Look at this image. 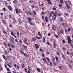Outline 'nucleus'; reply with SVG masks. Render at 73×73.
Instances as JSON below:
<instances>
[{
	"label": "nucleus",
	"instance_id": "49",
	"mask_svg": "<svg viewBox=\"0 0 73 73\" xmlns=\"http://www.w3.org/2000/svg\"><path fill=\"white\" fill-rule=\"evenodd\" d=\"M60 20H61V21H63V19H62V18H60Z\"/></svg>",
	"mask_w": 73,
	"mask_h": 73
},
{
	"label": "nucleus",
	"instance_id": "29",
	"mask_svg": "<svg viewBox=\"0 0 73 73\" xmlns=\"http://www.w3.org/2000/svg\"><path fill=\"white\" fill-rule=\"evenodd\" d=\"M60 1L61 3H62L63 4H64V1H63V0H60Z\"/></svg>",
	"mask_w": 73,
	"mask_h": 73
},
{
	"label": "nucleus",
	"instance_id": "38",
	"mask_svg": "<svg viewBox=\"0 0 73 73\" xmlns=\"http://www.w3.org/2000/svg\"><path fill=\"white\" fill-rule=\"evenodd\" d=\"M17 68L18 69H20V67H19V65H17Z\"/></svg>",
	"mask_w": 73,
	"mask_h": 73
},
{
	"label": "nucleus",
	"instance_id": "40",
	"mask_svg": "<svg viewBox=\"0 0 73 73\" xmlns=\"http://www.w3.org/2000/svg\"><path fill=\"white\" fill-rule=\"evenodd\" d=\"M46 44H47V45H50V43H49L48 42H46Z\"/></svg>",
	"mask_w": 73,
	"mask_h": 73
},
{
	"label": "nucleus",
	"instance_id": "22",
	"mask_svg": "<svg viewBox=\"0 0 73 73\" xmlns=\"http://www.w3.org/2000/svg\"><path fill=\"white\" fill-rule=\"evenodd\" d=\"M33 13L35 15H36V12L35 11H33Z\"/></svg>",
	"mask_w": 73,
	"mask_h": 73
},
{
	"label": "nucleus",
	"instance_id": "28",
	"mask_svg": "<svg viewBox=\"0 0 73 73\" xmlns=\"http://www.w3.org/2000/svg\"><path fill=\"white\" fill-rule=\"evenodd\" d=\"M37 71L38 72H40V69L39 68H37Z\"/></svg>",
	"mask_w": 73,
	"mask_h": 73
},
{
	"label": "nucleus",
	"instance_id": "14",
	"mask_svg": "<svg viewBox=\"0 0 73 73\" xmlns=\"http://www.w3.org/2000/svg\"><path fill=\"white\" fill-rule=\"evenodd\" d=\"M58 6L60 8H62V5L61 4H60L58 5Z\"/></svg>",
	"mask_w": 73,
	"mask_h": 73
},
{
	"label": "nucleus",
	"instance_id": "39",
	"mask_svg": "<svg viewBox=\"0 0 73 73\" xmlns=\"http://www.w3.org/2000/svg\"><path fill=\"white\" fill-rule=\"evenodd\" d=\"M46 53L47 54H50V52L48 51H47Z\"/></svg>",
	"mask_w": 73,
	"mask_h": 73
},
{
	"label": "nucleus",
	"instance_id": "57",
	"mask_svg": "<svg viewBox=\"0 0 73 73\" xmlns=\"http://www.w3.org/2000/svg\"><path fill=\"white\" fill-rule=\"evenodd\" d=\"M65 15H66V16H69V14H68V13H65Z\"/></svg>",
	"mask_w": 73,
	"mask_h": 73
},
{
	"label": "nucleus",
	"instance_id": "32",
	"mask_svg": "<svg viewBox=\"0 0 73 73\" xmlns=\"http://www.w3.org/2000/svg\"><path fill=\"white\" fill-rule=\"evenodd\" d=\"M3 58H4V59H5V60H6V58H5V56L4 55H3L2 56Z\"/></svg>",
	"mask_w": 73,
	"mask_h": 73
},
{
	"label": "nucleus",
	"instance_id": "26",
	"mask_svg": "<svg viewBox=\"0 0 73 73\" xmlns=\"http://www.w3.org/2000/svg\"><path fill=\"white\" fill-rule=\"evenodd\" d=\"M66 7H67V8H68V9H69V8H70V7L69 6V5H67Z\"/></svg>",
	"mask_w": 73,
	"mask_h": 73
},
{
	"label": "nucleus",
	"instance_id": "58",
	"mask_svg": "<svg viewBox=\"0 0 73 73\" xmlns=\"http://www.w3.org/2000/svg\"><path fill=\"white\" fill-rule=\"evenodd\" d=\"M59 68H60V69H62V67L61 66H60L59 67Z\"/></svg>",
	"mask_w": 73,
	"mask_h": 73
},
{
	"label": "nucleus",
	"instance_id": "9",
	"mask_svg": "<svg viewBox=\"0 0 73 73\" xmlns=\"http://www.w3.org/2000/svg\"><path fill=\"white\" fill-rule=\"evenodd\" d=\"M45 21L46 22H48V17L46 16L45 17Z\"/></svg>",
	"mask_w": 73,
	"mask_h": 73
},
{
	"label": "nucleus",
	"instance_id": "19",
	"mask_svg": "<svg viewBox=\"0 0 73 73\" xmlns=\"http://www.w3.org/2000/svg\"><path fill=\"white\" fill-rule=\"evenodd\" d=\"M15 11L16 13H19V11H18V9H16Z\"/></svg>",
	"mask_w": 73,
	"mask_h": 73
},
{
	"label": "nucleus",
	"instance_id": "11",
	"mask_svg": "<svg viewBox=\"0 0 73 73\" xmlns=\"http://www.w3.org/2000/svg\"><path fill=\"white\" fill-rule=\"evenodd\" d=\"M29 23H30V24L31 25H32V26H34V25H34V24H33L32 22H30Z\"/></svg>",
	"mask_w": 73,
	"mask_h": 73
},
{
	"label": "nucleus",
	"instance_id": "13",
	"mask_svg": "<svg viewBox=\"0 0 73 73\" xmlns=\"http://www.w3.org/2000/svg\"><path fill=\"white\" fill-rule=\"evenodd\" d=\"M24 71L25 73H28V71H27V69L25 68Z\"/></svg>",
	"mask_w": 73,
	"mask_h": 73
},
{
	"label": "nucleus",
	"instance_id": "46",
	"mask_svg": "<svg viewBox=\"0 0 73 73\" xmlns=\"http://www.w3.org/2000/svg\"><path fill=\"white\" fill-rule=\"evenodd\" d=\"M50 62V65H51V66H52V63L51 62Z\"/></svg>",
	"mask_w": 73,
	"mask_h": 73
},
{
	"label": "nucleus",
	"instance_id": "53",
	"mask_svg": "<svg viewBox=\"0 0 73 73\" xmlns=\"http://www.w3.org/2000/svg\"><path fill=\"white\" fill-rule=\"evenodd\" d=\"M28 13H29V14H30V15H32V13L30 11H29Z\"/></svg>",
	"mask_w": 73,
	"mask_h": 73
},
{
	"label": "nucleus",
	"instance_id": "25",
	"mask_svg": "<svg viewBox=\"0 0 73 73\" xmlns=\"http://www.w3.org/2000/svg\"><path fill=\"white\" fill-rule=\"evenodd\" d=\"M43 60L44 62H46V60H45V58H43Z\"/></svg>",
	"mask_w": 73,
	"mask_h": 73
},
{
	"label": "nucleus",
	"instance_id": "30",
	"mask_svg": "<svg viewBox=\"0 0 73 73\" xmlns=\"http://www.w3.org/2000/svg\"><path fill=\"white\" fill-rule=\"evenodd\" d=\"M56 59V61H58V57L57 56H55Z\"/></svg>",
	"mask_w": 73,
	"mask_h": 73
},
{
	"label": "nucleus",
	"instance_id": "3",
	"mask_svg": "<svg viewBox=\"0 0 73 73\" xmlns=\"http://www.w3.org/2000/svg\"><path fill=\"white\" fill-rule=\"evenodd\" d=\"M35 49H38L39 48V46L37 44H35Z\"/></svg>",
	"mask_w": 73,
	"mask_h": 73
},
{
	"label": "nucleus",
	"instance_id": "27",
	"mask_svg": "<svg viewBox=\"0 0 73 73\" xmlns=\"http://www.w3.org/2000/svg\"><path fill=\"white\" fill-rule=\"evenodd\" d=\"M46 59L48 61H50V60L49 59V58L47 57H46Z\"/></svg>",
	"mask_w": 73,
	"mask_h": 73
},
{
	"label": "nucleus",
	"instance_id": "2",
	"mask_svg": "<svg viewBox=\"0 0 73 73\" xmlns=\"http://www.w3.org/2000/svg\"><path fill=\"white\" fill-rule=\"evenodd\" d=\"M24 43L25 44H26L27 45H29V43L27 42V39H26L25 38L24 39Z\"/></svg>",
	"mask_w": 73,
	"mask_h": 73
},
{
	"label": "nucleus",
	"instance_id": "50",
	"mask_svg": "<svg viewBox=\"0 0 73 73\" xmlns=\"http://www.w3.org/2000/svg\"><path fill=\"white\" fill-rule=\"evenodd\" d=\"M62 41L63 44H65V41L64 40H63Z\"/></svg>",
	"mask_w": 73,
	"mask_h": 73
},
{
	"label": "nucleus",
	"instance_id": "36",
	"mask_svg": "<svg viewBox=\"0 0 73 73\" xmlns=\"http://www.w3.org/2000/svg\"><path fill=\"white\" fill-rule=\"evenodd\" d=\"M56 43H54V47L55 48H56Z\"/></svg>",
	"mask_w": 73,
	"mask_h": 73
},
{
	"label": "nucleus",
	"instance_id": "4",
	"mask_svg": "<svg viewBox=\"0 0 73 73\" xmlns=\"http://www.w3.org/2000/svg\"><path fill=\"white\" fill-rule=\"evenodd\" d=\"M11 33L12 36H14V37H15L16 38H17V37H16V35H15V34H14V33H13V32L12 31H11Z\"/></svg>",
	"mask_w": 73,
	"mask_h": 73
},
{
	"label": "nucleus",
	"instance_id": "5",
	"mask_svg": "<svg viewBox=\"0 0 73 73\" xmlns=\"http://www.w3.org/2000/svg\"><path fill=\"white\" fill-rule=\"evenodd\" d=\"M52 27L54 31H56V27L55 26H54V25H53Z\"/></svg>",
	"mask_w": 73,
	"mask_h": 73
},
{
	"label": "nucleus",
	"instance_id": "59",
	"mask_svg": "<svg viewBox=\"0 0 73 73\" xmlns=\"http://www.w3.org/2000/svg\"><path fill=\"white\" fill-rule=\"evenodd\" d=\"M53 10H56V8H54V7H53Z\"/></svg>",
	"mask_w": 73,
	"mask_h": 73
},
{
	"label": "nucleus",
	"instance_id": "63",
	"mask_svg": "<svg viewBox=\"0 0 73 73\" xmlns=\"http://www.w3.org/2000/svg\"><path fill=\"white\" fill-rule=\"evenodd\" d=\"M3 11H6V9H5V8H3Z\"/></svg>",
	"mask_w": 73,
	"mask_h": 73
},
{
	"label": "nucleus",
	"instance_id": "20",
	"mask_svg": "<svg viewBox=\"0 0 73 73\" xmlns=\"http://www.w3.org/2000/svg\"><path fill=\"white\" fill-rule=\"evenodd\" d=\"M38 34L39 36H41V33H40V32H38Z\"/></svg>",
	"mask_w": 73,
	"mask_h": 73
},
{
	"label": "nucleus",
	"instance_id": "31",
	"mask_svg": "<svg viewBox=\"0 0 73 73\" xmlns=\"http://www.w3.org/2000/svg\"><path fill=\"white\" fill-rule=\"evenodd\" d=\"M35 38H37V39H38V40H39V39H40V37H38V36H36Z\"/></svg>",
	"mask_w": 73,
	"mask_h": 73
},
{
	"label": "nucleus",
	"instance_id": "37",
	"mask_svg": "<svg viewBox=\"0 0 73 73\" xmlns=\"http://www.w3.org/2000/svg\"><path fill=\"white\" fill-rule=\"evenodd\" d=\"M62 57L63 59H65V56H64V55H62Z\"/></svg>",
	"mask_w": 73,
	"mask_h": 73
},
{
	"label": "nucleus",
	"instance_id": "60",
	"mask_svg": "<svg viewBox=\"0 0 73 73\" xmlns=\"http://www.w3.org/2000/svg\"><path fill=\"white\" fill-rule=\"evenodd\" d=\"M4 4H5L6 5H7V3L5 1H4Z\"/></svg>",
	"mask_w": 73,
	"mask_h": 73
},
{
	"label": "nucleus",
	"instance_id": "43",
	"mask_svg": "<svg viewBox=\"0 0 73 73\" xmlns=\"http://www.w3.org/2000/svg\"><path fill=\"white\" fill-rule=\"evenodd\" d=\"M7 65L8 66H9V68H11V65H9V64H7Z\"/></svg>",
	"mask_w": 73,
	"mask_h": 73
},
{
	"label": "nucleus",
	"instance_id": "6",
	"mask_svg": "<svg viewBox=\"0 0 73 73\" xmlns=\"http://www.w3.org/2000/svg\"><path fill=\"white\" fill-rule=\"evenodd\" d=\"M8 8L10 11H12V8L10 6H9L8 7Z\"/></svg>",
	"mask_w": 73,
	"mask_h": 73
},
{
	"label": "nucleus",
	"instance_id": "18",
	"mask_svg": "<svg viewBox=\"0 0 73 73\" xmlns=\"http://www.w3.org/2000/svg\"><path fill=\"white\" fill-rule=\"evenodd\" d=\"M18 22L20 24H21L22 23V22H21V20L20 19H18Z\"/></svg>",
	"mask_w": 73,
	"mask_h": 73
},
{
	"label": "nucleus",
	"instance_id": "62",
	"mask_svg": "<svg viewBox=\"0 0 73 73\" xmlns=\"http://www.w3.org/2000/svg\"><path fill=\"white\" fill-rule=\"evenodd\" d=\"M49 15L50 17H52V13H50Z\"/></svg>",
	"mask_w": 73,
	"mask_h": 73
},
{
	"label": "nucleus",
	"instance_id": "17",
	"mask_svg": "<svg viewBox=\"0 0 73 73\" xmlns=\"http://www.w3.org/2000/svg\"><path fill=\"white\" fill-rule=\"evenodd\" d=\"M42 41L43 42H45V37H43Z\"/></svg>",
	"mask_w": 73,
	"mask_h": 73
},
{
	"label": "nucleus",
	"instance_id": "1",
	"mask_svg": "<svg viewBox=\"0 0 73 73\" xmlns=\"http://www.w3.org/2000/svg\"><path fill=\"white\" fill-rule=\"evenodd\" d=\"M67 40H68V44H71L72 42V40L70 38V37L69 36H67Z\"/></svg>",
	"mask_w": 73,
	"mask_h": 73
},
{
	"label": "nucleus",
	"instance_id": "52",
	"mask_svg": "<svg viewBox=\"0 0 73 73\" xmlns=\"http://www.w3.org/2000/svg\"><path fill=\"white\" fill-rule=\"evenodd\" d=\"M68 32H70V31H71V29H70V28L68 29Z\"/></svg>",
	"mask_w": 73,
	"mask_h": 73
},
{
	"label": "nucleus",
	"instance_id": "12",
	"mask_svg": "<svg viewBox=\"0 0 73 73\" xmlns=\"http://www.w3.org/2000/svg\"><path fill=\"white\" fill-rule=\"evenodd\" d=\"M2 22L4 24H5H5H6V22L5 21L3 20Z\"/></svg>",
	"mask_w": 73,
	"mask_h": 73
},
{
	"label": "nucleus",
	"instance_id": "54",
	"mask_svg": "<svg viewBox=\"0 0 73 73\" xmlns=\"http://www.w3.org/2000/svg\"><path fill=\"white\" fill-rule=\"evenodd\" d=\"M50 35H51L50 34V33H48V36H50Z\"/></svg>",
	"mask_w": 73,
	"mask_h": 73
},
{
	"label": "nucleus",
	"instance_id": "16",
	"mask_svg": "<svg viewBox=\"0 0 73 73\" xmlns=\"http://www.w3.org/2000/svg\"><path fill=\"white\" fill-rule=\"evenodd\" d=\"M70 46L72 48H73V43H70Z\"/></svg>",
	"mask_w": 73,
	"mask_h": 73
},
{
	"label": "nucleus",
	"instance_id": "21",
	"mask_svg": "<svg viewBox=\"0 0 73 73\" xmlns=\"http://www.w3.org/2000/svg\"><path fill=\"white\" fill-rule=\"evenodd\" d=\"M52 60L53 62H54L55 61V59L54 58H52Z\"/></svg>",
	"mask_w": 73,
	"mask_h": 73
},
{
	"label": "nucleus",
	"instance_id": "47",
	"mask_svg": "<svg viewBox=\"0 0 73 73\" xmlns=\"http://www.w3.org/2000/svg\"><path fill=\"white\" fill-rule=\"evenodd\" d=\"M17 34L18 36H20V34H19V33L17 32Z\"/></svg>",
	"mask_w": 73,
	"mask_h": 73
},
{
	"label": "nucleus",
	"instance_id": "48",
	"mask_svg": "<svg viewBox=\"0 0 73 73\" xmlns=\"http://www.w3.org/2000/svg\"><path fill=\"white\" fill-rule=\"evenodd\" d=\"M57 54L58 55L60 56V53H59L58 52H57Z\"/></svg>",
	"mask_w": 73,
	"mask_h": 73
},
{
	"label": "nucleus",
	"instance_id": "56",
	"mask_svg": "<svg viewBox=\"0 0 73 73\" xmlns=\"http://www.w3.org/2000/svg\"><path fill=\"white\" fill-rule=\"evenodd\" d=\"M4 52H5V53H6V54H8V53H7V51L5 50Z\"/></svg>",
	"mask_w": 73,
	"mask_h": 73
},
{
	"label": "nucleus",
	"instance_id": "55",
	"mask_svg": "<svg viewBox=\"0 0 73 73\" xmlns=\"http://www.w3.org/2000/svg\"><path fill=\"white\" fill-rule=\"evenodd\" d=\"M42 57H44V56H45V55H44V54L42 53Z\"/></svg>",
	"mask_w": 73,
	"mask_h": 73
},
{
	"label": "nucleus",
	"instance_id": "8",
	"mask_svg": "<svg viewBox=\"0 0 73 73\" xmlns=\"http://www.w3.org/2000/svg\"><path fill=\"white\" fill-rule=\"evenodd\" d=\"M56 17L53 16L52 17V20L54 21V20H56Z\"/></svg>",
	"mask_w": 73,
	"mask_h": 73
},
{
	"label": "nucleus",
	"instance_id": "33",
	"mask_svg": "<svg viewBox=\"0 0 73 73\" xmlns=\"http://www.w3.org/2000/svg\"><path fill=\"white\" fill-rule=\"evenodd\" d=\"M32 40L35 41H36V39L34 38H33Z\"/></svg>",
	"mask_w": 73,
	"mask_h": 73
},
{
	"label": "nucleus",
	"instance_id": "44",
	"mask_svg": "<svg viewBox=\"0 0 73 73\" xmlns=\"http://www.w3.org/2000/svg\"><path fill=\"white\" fill-rule=\"evenodd\" d=\"M3 32L4 33V34H7V33L5 31H3Z\"/></svg>",
	"mask_w": 73,
	"mask_h": 73
},
{
	"label": "nucleus",
	"instance_id": "41",
	"mask_svg": "<svg viewBox=\"0 0 73 73\" xmlns=\"http://www.w3.org/2000/svg\"><path fill=\"white\" fill-rule=\"evenodd\" d=\"M53 64H54V65H56V62H53Z\"/></svg>",
	"mask_w": 73,
	"mask_h": 73
},
{
	"label": "nucleus",
	"instance_id": "24",
	"mask_svg": "<svg viewBox=\"0 0 73 73\" xmlns=\"http://www.w3.org/2000/svg\"><path fill=\"white\" fill-rule=\"evenodd\" d=\"M60 32L61 33H62V34L64 33V30H61L60 31Z\"/></svg>",
	"mask_w": 73,
	"mask_h": 73
},
{
	"label": "nucleus",
	"instance_id": "35",
	"mask_svg": "<svg viewBox=\"0 0 73 73\" xmlns=\"http://www.w3.org/2000/svg\"><path fill=\"white\" fill-rule=\"evenodd\" d=\"M13 3L14 4H16V0H15L14 1H13Z\"/></svg>",
	"mask_w": 73,
	"mask_h": 73
},
{
	"label": "nucleus",
	"instance_id": "7",
	"mask_svg": "<svg viewBox=\"0 0 73 73\" xmlns=\"http://www.w3.org/2000/svg\"><path fill=\"white\" fill-rule=\"evenodd\" d=\"M27 20L28 21L29 23H30L31 22V18L30 17H28L27 18Z\"/></svg>",
	"mask_w": 73,
	"mask_h": 73
},
{
	"label": "nucleus",
	"instance_id": "23",
	"mask_svg": "<svg viewBox=\"0 0 73 73\" xmlns=\"http://www.w3.org/2000/svg\"><path fill=\"white\" fill-rule=\"evenodd\" d=\"M11 45H12V44L11 43H8V46L9 47H11Z\"/></svg>",
	"mask_w": 73,
	"mask_h": 73
},
{
	"label": "nucleus",
	"instance_id": "34",
	"mask_svg": "<svg viewBox=\"0 0 73 73\" xmlns=\"http://www.w3.org/2000/svg\"><path fill=\"white\" fill-rule=\"evenodd\" d=\"M24 55L25 57H28V55H27V54L26 53H25Z\"/></svg>",
	"mask_w": 73,
	"mask_h": 73
},
{
	"label": "nucleus",
	"instance_id": "64",
	"mask_svg": "<svg viewBox=\"0 0 73 73\" xmlns=\"http://www.w3.org/2000/svg\"><path fill=\"white\" fill-rule=\"evenodd\" d=\"M14 66L15 68H16V66H17L16 64H14Z\"/></svg>",
	"mask_w": 73,
	"mask_h": 73
},
{
	"label": "nucleus",
	"instance_id": "10",
	"mask_svg": "<svg viewBox=\"0 0 73 73\" xmlns=\"http://www.w3.org/2000/svg\"><path fill=\"white\" fill-rule=\"evenodd\" d=\"M52 13L54 15H53V16H55V17H57V14L53 12H52Z\"/></svg>",
	"mask_w": 73,
	"mask_h": 73
},
{
	"label": "nucleus",
	"instance_id": "61",
	"mask_svg": "<svg viewBox=\"0 0 73 73\" xmlns=\"http://www.w3.org/2000/svg\"><path fill=\"white\" fill-rule=\"evenodd\" d=\"M21 54H23V53H24V52H23V51H21Z\"/></svg>",
	"mask_w": 73,
	"mask_h": 73
},
{
	"label": "nucleus",
	"instance_id": "51",
	"mask_svg": "<svg viewBox=\"0 0 73 73\" xmlns=\"http://www.w3.org/2000/svg\"><path fill=\"white\" fill-rule=\"evenodd\" d=\"M62 49H63V50H64V51L65 50H66L65 48L64 47H63L62 48Z\"/></svg>",
	"mask_w": 73,
	"mask_h": 73
},
{
	"label": "nucleus",
	"instance_id": "45",
	"mask_svg": "<svg viewBox=\"0 0 73 73\" xmlns=\"http://www.w3.org/2000/svg\"><path fill=\"white\" fill-rule=\"evenodd\" d=\"M69 67L70 68H71L72 65H71L70 64H69Z\"/></svg>",
	"mask_w": 73,
	"mask_h": 73
},
{
	"label": "nucleus",
	"instance_id": "42",
	"mask_svg": "<svg viewBox=\"0 0 73 73\" xmlns=\"http://www.w3.org/2000/svg\"><path fill=\"white\" fill-rule=\"evenodd\" d=\"M22 66L23 68H24L25 67V66L24 65V64H22Z\"/></svg>",
	"mask_w": 73,
	"mask_h": 73
},
{
	"label": "nucleus",
	"instance_id": "15",
	"mask_svg": "<svg viewBox=\"0 0 73 73\" xmlns=\"http://www.w3.org/2000/svg\"><path fill=\"white\" fill-rule=\"evenodd\" d=\"M47 1L48 2V4H51V1H50V0H47Z\"/></svg>",
	"mask_w": 73,
	"mask_h": 73
}]
</instances>
